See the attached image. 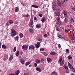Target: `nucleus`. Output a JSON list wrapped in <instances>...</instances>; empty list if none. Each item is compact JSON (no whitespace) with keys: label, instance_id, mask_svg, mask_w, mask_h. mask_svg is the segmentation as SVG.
<instances>
[{"label":"nucleus","instance_id":"nucleus-1","mask_svg":"<svg viewBox=\"0 0 75 75\" xmlns=\"http://www.w3.org/2000/svg\"><path fill=\"white\" fill-rule=\"evenodd\" d=\"M17 35L16 31L13 29H12L11 30V35L12 37H14Z\"/></svg>","mask_w":75,"mask_h":75},{"label":"nucleus","instance_id":"nucleus-2","mask_svg":"<svg viewBox=\"0 0 75 75\" xmlns=\"http://www.w3.org/2000/svg\"><path fill=\"white\" fill-rule=\"evenodd\" d=\"M33 20H31L29 23V26L30 27H31L32 28H33Z\"/></svg>","mask_w":75,"mask_h":75},{"label":"nucleus","instance_id":"nucleus-3","mask_svg":"<svg viewBox=\"0 0 75 75\" xmlns=\"http://www.w3.org/2000/svg\"><path fill=\"white\" fill-rule=\"evenodd\" d=\"M28 46L27 45H24L22 47V49L25 50H26L28 49Z\"/></svg>","mask_w":75,"mask_h":75},{"label":"nucleus","instance_id":"nucleus-4","mask_svg":"<svg viewBox=\"0 0 75 75\" xmlns=\"http://www.w3.org/2000/svg\"><path fill=\"white\" fill-rule=\"evenodd\" d=\"M68 64L69 68L71 69H72L73 68V66L69 62L68 63Z\"/></svg>","mask_w":75,"mask_h":75},{"label":"nucleus","instance_id":"nucleus-5","mask_svg":"<svg viewBox=\"0 0 75 75\" xmlns=\"http://www.w3.org/2000/svg\"><path fill=\"white\" fill-rule=\"evenodd\" d=\"M57 3L59 6H61L62 5V1L60 0H57Z\"/></svg>","mask_w":75,"mask_h":75},{"label":"nucleus","instance_id":"nucleus-6","mask_svg":"<svg viewBox=\"0 0 75 75\" xmlns=\"http://www.w3.org/2000/svg\"><path fill=\"white\" fill-rule=\"evenodd\" d=\"M13 58V55H11L10 56V57L9 58V61L10 62H11Z\"/></svg>","mask_w":75,"mask_h":75},{"label":"nucleus","instance_id":"nucleus-7","mask_svg":"<svg viewBox=\"0 0 75 75\" xmlns=\"http://www.w3.org/2000/svg\"><path fill=\"white\" fill-rule=\"evenodd\" d=\"M29 32L31 33H34V30L31 28H29Z\"/></svg>","mask_w":75,"mask_h":75},{"label":"nucleus","instance_id":"nucleus-8","mask_svg":"<svg viewBox=\"0 0 75 75\" xmlns=\"http://www.w3.org/2000/svg\"><path fill=\"white\" fill-rule=\"evenodd\" d=\"M35 48V47L34 45H30L29 47V49H34Z\"/></svg>","mask_w":75,"mask_h":75},{"label":"nucleus","instance_id":"nucleus-9","mask_svg":"<svg viewBox=\"0 0 75 75\" xmlns=\"http://www.w3.org/2000/svg\"><path fill=\"white\" fill-rule=\"evenodd\" d=\"M46 20V18L45 17H43L41 19V21L42 23H44Z\"/></svg>","mask_w":75,"mask_h":75},{"label":"nucleus","instance_id":"nucleus-10","mask_svg":"<svg viewBox=\"0 0 75 75\" xmlns=\"http://www.w3.org/2000/svg\"><path fill=\"white\" fill-rule=\"evenodd\" d=\"M56 54V52H55L51 51L50 53V55H55Z\"/></svg>","mask_w":75,"mask_h":75},{"label":"nucleus","instance_id":"nucleus-11","mask_svg":"<svg viewBox=\"0 0 75 75\" xmlns=\"http://www.w3.org/2000/svg\"><path fill=\"white\" fill-rule=\"evenodd\" d=\"M63 14L64 15L65 17L67 18V12L66 11H63Z\"/></svg>","mask_w":75,"mask_h":75},{"label":"nucleus","instance_id":"nucleus-12","mask_svg":"<svg viewBox=\"0 0 75 75\" xmlns=\"http://www.w3.org/2000/svg\"><path fill=\"white\" fill-rule=\"evenodd\" d=\"M41 25L40 24L37 25L36 26V28L38 29H40L41 28Z\"/></svg>","mask_w":75,"mask_h":75},{"label":"nucleus","instance_id":"nucleus-13","mask_svg":"<svg viewBox=\"0 0 75 75\" xmlns=\"http://www.w3.org/2000/svg\"><path fill=\"white\" fill-rule=\"evenodd\" d=\"M36 71H37L39 72H40L41 71V69L40 68H39L38 67H36Z\"/></svg>","mask_w":75,"mask_h":75},{"label":"nucleus","instance_id":"nucleus-14","mask_svg":"<svg viewBox=\"0 0 75 75\" xmlns=\"http://www.w3.org/2000/svg\"><path fill=\"white\" fill-rule=\"evenodd\" d=\"M19 8L18 7H16L15 8V11L16 12H17L19 10Z\"/></svg>","mask_w":75,"mask_h":75},{"label":"nucleus","instance_id":"nucleus-15","mask_svg":"<svg viewBox=\"0 0 75 75\" xmlns=\"http://www.w3.org/2000/svg\"><path fill=\"white\" fill-rule=\"evenodd\" d=\"M54 14L56 15L57 16H59L60 15V13L59 12H55Z\"/></svg>","mask_w":75,"mask_h":75},{"label":"nucleus","instance_id":"nucleus-16","mask_svg":"<svg viewBox=\"0 0 75 75\" xmlns=\"http://www.w3.org/2000/svg\"><path fill=\"white\" fill-rule=\"evenodd\" d=\"M35 61L36 63L38 64L41 61L40 60L38 59H36L35 60Z\"/></svg>","mask_w":75,"mask_h":75},{"label":"nucleus","instance_id":"nucleus-17","mask_svg":"<svg viewBox=\"0 0 75 75\" xmlns=\"http://www.w3.org/2000/svg\"><path fill=\"white\" fill-rule=\"evenodd\" d=\"M20 73V71L19 70H17L15 72V74L16 75H18Z\"/></svg>","mask_w":75,"mask_h":75},{"label":"nucleus","instance_id":"nucleus-18","mask_svg":"<svg viewBox=\"0 0 75 75\" xmlns=\"http://www.w3.org/2000/svg\"><path fill=\"white\" fill-rule=\"evenodd\" d=\"M64 63V60H62V62H60V65L63 66Z\"/></svg>","mask_w":75,"mask_h":75},{"label":"nucleus","instance_id":"nucleus-19","mask_svg":"<svg viewBox=\"0 0 75 75\" xmlns=\"http://www.w3.org/2000/svg\"><path fill=\"white\" fill-rule=\"evenodd\" d=\"M32 7L33 8H38L39 7V6L35 5H32Z\"/></svg>","mask_w":75,"mask_h":75},{"label":"nucleus","instance_id":"nucleus-20","mask_svg":"<svg viewBox=\"0 0 75 75\" xmlns=\"http://www.w3.org/2000/svg\"><path fill=\"white\" fill-rule=\"evenodd\" d=\"M57 36L60 38H62V36L61 35L59 34V33H57Z\"/></svg>","mask_w":75,"mask_h":75},{"label":"nucleus","instance_id":"nucleus-21","mask_svg":"<svg viewBox=\"0 0 75 75\" xmlns=\"http://www.w3.org/2000/svg\"><path fill=\"white\" fill-rule=\"evenodd\" d=\"M74 21V19L73 18H71L70 19V23H72Z\"/></svg>","mask_w":75,"mask_h":75},{"label":"nucleus","instance_id":"nucleus-22","mask_svg":"<svg viewBox=\"0 0 75 75\" xmlns=\"http://www.w3.org/2000/svg\"><path fill=\"white\" fill-rule=\"evenodd\" d=\"M70 29H65V32L67 33L70 31Z\"/></svg>","mask_w":75,"mask_h":75},{"label":"nucleus","instance_id":"nucleus-23","mask_svg":"<svg viewBox=\"0 0 75 75\" xmlns=\"http://www.w3.org/2000/svg\"><path fill=\"white\" fill-rule=\"evenodd\" d=\"M47 59L48 63L52 61L51 59L49 58H47Z\"/></svg>","mask_w":75,"mask_h":75},{"label":"nucleus","instance_id":"nucleus-24","mask_svg":"<svg viewBox=\"0 0 75 75\" xmlns=\"http://www.w3.org/2000/svg\"><path fill=\"white\" fill-rule=\"evenodd\" d=\"M56 30H57V31H59V32L60 31V30L59 28V26H56Z\"/></svg>","mask_w":75,"mask_h":75},{"label":"nucleus","instance_id":"nucleus-25","mask_svg":"<svg viewBox=\"0 0 75 75\" xmlns=\"http://www.w3.org/2000/svg\"><path fill=\"white\" fill-rule=\"evenodd\" d=\"M55 74V75H57V73H56L55 71H53V72H52L51 74V75H52V74Z\"/></svg>","mask_w":75,"mask_h":75},{"label":"nucleus","instance_id":"nucleus-26","mask_svg":"<svg viewBox=\"0 0 75 75\" xmlns=\"http://www.w3.org/2000/svg\"><path fill=\"white\" fill-rule=\"evenodd\" d=\"M24 60L23 59H21V62L22 64H23L25 63Z\"/></svg>","mask_w":75,"mask_h":75},{"label":"nucleus","instance_id":"nucleus-27","mask_svg":"<svg viewBox=\"0 0 75 75\" xmlns=\"http://www.w3.org/2000/svg\"><path fill=\"white\" fill-rule=\"evenodd\" d=\"M31 62L30 61V62H27L26 63H25V65L26 66H28V65H29L30 63Z\"/></svg>","mask_w":75,"mask_h":75},{"label":"nucleus","instance_id":"nucleus-28","mask_svg":"<svg viewBox=\"0 0 75 75\" xmlns=\"http://www.w3.org/2000/svg\"><path fill=\"white\" fill-rule=\"evenodd\" d=\"M19 55V51H17L16 53V57H18Z\"/></svg>","mask_w":75,"mask_h":75},{"label":"nucleus","instance_id":"nucleus-29","mask_svg":"<svg viewBox=\"0 0 75 75\" xmlns=\"http://www.w3.org/2000/svg\"><path fill=\"white\" fill-rule=\"evenodd\" d=\"M19 36L20 38H22L23 37V33H20Z\"/></svg>","mask_w":75,"mask_h":75},{"label":"nucleus","instance_id":"nucleus-30","mask_svg":"<svg viewBox=\"0 0 75 75\" xmlns=\"http://www.w3.org/2000/svg\"><path fill=\"white\" fill-rule=\"evenodd\" d=\"M2 47L4 49H6L7 48L6 46V45H2Z\"/></svg>","mask_w":75,"mask_h":75},{"label":"nucleus","instance_id":"nucleus-31","mask_svg":"<svg viewBox=\"0 0 75 75\" xmlns=\"http://www.w3.org/2000/svg\"><path fill=\"white\" fill-rule=\"evenodd\" d=\"M56 24L58 25H60L62 24V23L59 21H58L56 23Z\"/></svg>","mask_w":75,"mask_h":75},{"label":"nucleus","instance_id":"nucleus-32","mask_svg":"<svg viewBox=\"0 0 75 75\" xmlns=\"http://www.w3.org/2000/svg\"><path fill=\"white\" fill-rule=\"evenodd\" d=\"M72 59V57L71 55H70L68 56V59Z\"/></svg>","mask_w":75,"mask_h":75},{"label":"nucleus","instance_id":"nucleus-33","mask_svg":"<svg viewBox=\"0 0 75 75\" xmlns=\"http://www.w3.org/2000/svg\"><path fill=\"white\" fill-rule=\"evenodd\" d=\"M8 22L9 23L11 24H13V21L11 20H9Z\"/></svg>","mask_w":75,"mask_h":75},{"label":"nucleus","instance_id":"nucleus-34","mask_svg":"<svg viewBox=\"0 0 75 75\" xmlns=\"http://www.w3.org/2000/svg\"><path fill=\"white\" fill-rule=\"evenodd\" d=\"M64 21L65 23H67L68 22V18L66 17L64 20Z\"/></svg>","mask_w":75,"mask_h":75},{"label":"nucleus","instance_id":"nucleus-35","mask_svg":"<svg viewBox=\"0 0 75 75\" xmlns=\"http://www.w3.org/2000/svg\"><path fill=\"white\" fill-rule=\"evenodd\" d=\"M69 49H66V52L67 53H69Z\"/></svg>","mask_w":75,"mask_h":75},{"label":"nucleus","instance_id":"nucleus-36","mask_svg":"<svg viewBox=\"0 0 75 75\" xmlns=\"http://www.w3.org/2000/svg\"><path fill=\"white\" fill-rule=\"evenodd\" d=\"M64 66V68L66 69H68V67L67 66H66V65H64L63 67Z\"/></svg>","mask_w":75,"mask_h":75},{"label":"nucleus","instance_id":"nucleus-37","mask_svg":"<svg viewBox=\"0 0 75 75\" xmlns=\"http://www.w3.org/2000/svg\"><path fill=\"white\" fill-rule=\"evenodd\" d=\"M65 71L66 73H69L70 71V70L68 69H67Z\"/></svg>","mask_w":75,"mask_h":75},{"label":"nucleus","instance_id":"nucleus-38","mask_svg":"<svg viewBox=\"0 0 75 75\" xmlns=\"http://www.w3.org/2000/svg\"><path fill=\"white\" fill-rule=\"evenodd\" d=\"M73 36L72 37V39L73 40H75V36L74 35V34H73Z\"/></svg>","mask_w":75,"mask_h":75},{"label":"nucleus","instance_id":"nucleus-39","mask_svg":"<svg viewBox=\"0 0 75 75\" xmlns=\"http://www.w3.org/2000/svg\"><path fill=\"white\" fill-rule=\"evenodd\" d=\"M35 47L37 48H38L39 47H40L39 46V45H37V44H35Z\"/></svg>","mask_w":75,"mask_h":75},{"label":"nucleus","instance_id":"nucleus-40","mask_svg":"<svg viewBox=\"0 0 75 75\" xmlns=\"http://www.w3.org/2000/svg\"><path fill=\"white\" fill-rule=\"evenodd\" d=\"M19 38V37L18 36H16L15 38V40H18V39Z\"/></svg>","mask_w":75,"mask_h":75},{"label":"nucleus","instance_id":"nucleus-41","mask_svg":"<svg viewBox=\"0 0 75 75\" xmlns=\"http://www.w3.org/2000/svg\"><path fill=\"white\" fill-rule=\"evenodd\" d=\"M21 4L24 6H26V4L25 3H23V2L21 3Z\"/></svg>","mask_w":75,"mask_h":75},{"label":"nucleus","instance_id":"nucleus-42","mask_svg":"<svg viewBox=\"0 0 75 75\" xmlns=\"http://www.w3.org/2000/svg\"><path fill=\"white\" fill-rule=\"evenodd\" d=\"M16 50V47H15L13 48V51L14 52H15Z\"/></svg>","mask_w":75,"mask_h":75},{"label":"nucleus","instance_id":"nucleus-43","mask_svg":"<svg viewBox=\"0 0 75 75\" xmlns=\"http://www.w3.org/2000/svg\"><path fill=\"white\" fill-rule=\"evenodd\" d=\"M37 45L39 46H40V42H37Z\"/></svg>","mask_w":75,"mask_h":75},{"label":"nucleus","instance_id":"nucleus-44","mask_svg":"<svg viewBox=\"0 0 75 75\" xmlns=\"http://www.w3.org/2000/svg\"><path fill=\"white\" fill-rule=\"evenodd\" d=\"M72 71L73 73H75V68H73L72 69Z\"/></svg>","mask_w":75,"mask_h":75},{"label":"nucleus","instance_id":"nucleus-45","mask_svg":"<svg viewBox=\"0 0 75 75\" xmlns=\"http://www.w3.org/2000/svg\"><path fill=\"white\" fill-rule=\"evenodd\" d=\"M62 58H60V59H59V60L58 62H62Z\"/></svg>","mask_w":75,"mask_h":75},{"label":"nucleus","instance_id":"nucleus-46","mask_svg":"<svg viewBox=\"0 0 75 75\" xmlns=\"http://www.w3.org/2000/svg\"><path fill=\"white\" fill-rule=\"evenodd\" d=\"M40 50L41 51H43L44 50V49L43 48H41L40 49Z\"/></svg>","mask_w":75,"mask_h":75},{"label":"nucleus","instance_id":"nucleus-47","mask_svg":"<svg viewBox=\"0 0 75 75\" xmlns=\"http://www.w3.org/2000/svg\"><path fill=\"white\" fill-rule=\"evenodd\" d=\"M48 37V35H47V34H45L44 36V37L45 38H46Z\"/></svg>","mask_w":75,"mask_h":75},{"label":"nucleus","instance_id":"nucleus-48","mask_svg":"<svg viewBox=\"0 0 75 75\" xmlns=\"http://www.w3.org/2000/svg\"><path fill=\"white\" fill-rule=\"evenodd\" d=\"M34 20H37V18L36 17L34 16Z\"/></svg>","mask_w":75,"mask_h":75},{"label":"nucleus","instance_id":"nucleus-49","mask_svg":"<svg viewBox=\"0 0 75 75\" xmlns=\"http://www.w3.org/2000/svg\"><path fill=\"white\" fill-rule=\"evenodd\" d=\"M35 67H36L37 66V64L36 63H34Z\"/></svg>","mask_w":75,"mask_h":75},{"label":"nucleus","instance_id":"nucleus-50","mask_svg":"<svg viewBox=\"0 0 75 75\" xmlns=\"http://www.w3.org/2000/svg\"><path fill=\"white\" fill-rule=\"evenodd\" d=\"M38 15L40 17H42V15L40 13H39Z\"/></svg>","mask_w":75,"mask_h":75},{"label":"nucleus","instance_id":"nucleus-51","mask_svg":"<svg viewBox=\"0 0 75 75\" xmlns=\"http://www.w3.org/2000/svg\"><path fill=\"white\" fill-rule=\"evenodd\" d=\"M44 60H45V59L44 58H42L41 59V60L42 62L44 61Z\"/></svg>","mask_w":75,"mask_h":75},{"label":"nucleus","instance_id":"nucleus-52","mask_svg":"<svg viewBox=\"0 0 75 75\" xmlns=\"http://www.w3.org/2000/svg\"><path fill=\"white\" fill-rule=\"evenodd\" d=\"M59 20H60V18L59 17H57V18H56V20H57V21H58Z\"/></svg>","mask_w":75,"mask_h":75},{"label":"nucleus","instance_id":"nucleus-53","mask_svg":"<svg viewBox=\"0 0 75 75\" xmlns=\"http://www.w3.org/2000/svg\"><path fill=\"white\" fill-rule=\"evenodd\" d=\"M29 16V15L28 14L25 15V17H28Z\"/></svg>","mask_w":75,"mask_h":75},{"label":"nucleus","instance_id":"nucleus-54","mask_svg":"<svg viewBox=\"0 0 75 75\" xmlns=\"http://www.w3.org/2000/svg\"><path fill=\"white\" fill-rule=\"evenodd\" d=\"M71 9L74 11H75V8H72Z\"/></svg>","mask_w":75,"mask_h":75},{"label":"nucleus","instance_id":"nucleus-55","mask_svg":"<svg viewBox=\"0 0 75 75\" xmlns=\"http://www.w3.org/2000/svg\"><path fill=\"white\" fill-rule=\"evenodd\" d=\"M38 41L41 42L42 40V39H38Z\"/></svg>","mask_w":75,"mask_h":75},{"label":"nucleus","instance_id":"nucleus-56","mask_svg":"<svg viewBox=\"0 0 75 75\" xmlns=\"http://www.w3.org/2000/svg\"><path fill=\"white\" fill-rule=\"evenodd\" d=\"M8 75H16L15 74H9Z\"/></svg>","mask_w":75,"mask_h":75},{"label":"nucleus","instance_id":"nucleus-57","mask_svg":"<svg viewBox=\"0 0 75 75\" xmlns=\"http://www.w3.org/2000/svg\"><path fill=\"white\" fill-rule=\"evenodd\" d=\"M23 17H25V14H24L22 16Z\"/></svg>","mask_w":75,"mask_h":75},{"label":"nucleus","instance_id":"nucleus-58","mask_svg":"<svg viewBox=\"0 0 75 75\" xmlns=\"http://www.w3.org/2000/svg\"><path fill=\"white\" fill-rule=\"evenodd\" d=\"M47 34L49 36H50V33H49V32H48L47 33Z\"/></svg>","mask_w":75,"mask_h":75},{"label":"nucleus","instance_id":"nucleus-59","mask_svg":"<svg viewBox=\"0 0 75 75\" xmlns=\"http://www.w3.org/2000/svg\"><path fill=\"white\" fill-rule=\"evenodd\" d=\"M58 47L59 48H61V45L60 44H59L58 45Z\"/></svg>","mask_w":75,"mask_h":75},{"label":"nucleus","instance_id":"nucleus-60","mask_svg":"<svg viewBox=\"0 0 75 75\" xmlns=\"http://www.w3.org/2000/svg\"><path fill=\"white\" fill-rule=\"evenodd\" d=\"M24 75H28V74L26 73H24Z\"/></svg>","mask_w":75,"mask_h":75},{"label":"nucleus","instance_id":"nucleus-61","mask_svg":"<svg viewBox=\"0 0 75 75\" xmlns=\"http://www.w3.org/2000/svg\"><path fill=\"white\" fill-rule=\"evenodd\" d=\"M3 59H4V61H5L6 60V57H4V58Z\"/></svg>","mask_w":75,"mask_h":75},{"label":"nucleus","instance_id":"nucleus-62","mask_svg":"<svg viewBox=\"0 0 75 75\" xmlns=\"http://www.w3.org/2000/svg\"><path fill=\"white\" fill-rule=\"evenodd\" d=\"M6 25H9V23H8V22H7L6 23Z\"/></svg>","mask_w":75,"mask_h":75},{"label":"nucleus","instance_id":"nucleus-63","mask_svg":"<svg viewBox=\"0 0 75 75\" xmlns=\"http://www.w3.org/2000/svg\"><path fill=\"white\" fill-rule=\"evenodd\" d=\"M18 22H16L14 24L16 25V24H18Z\"/></svg>","mask_w":75,"mask_h":75},{"label":"nucleus","instance_id":"nucleus-64","mask_svg":"<svg viewBox=\"0 0 75 75\" xmlns=\"http://www.w3.org/2000/svg\"><path fill=\"white\" fill-rule=\"evenodd\" d=\"M70 75H75V74H73V73H71V74Z\"/></svg>","mask_w":75,"mask_h":75}]
</instances>
